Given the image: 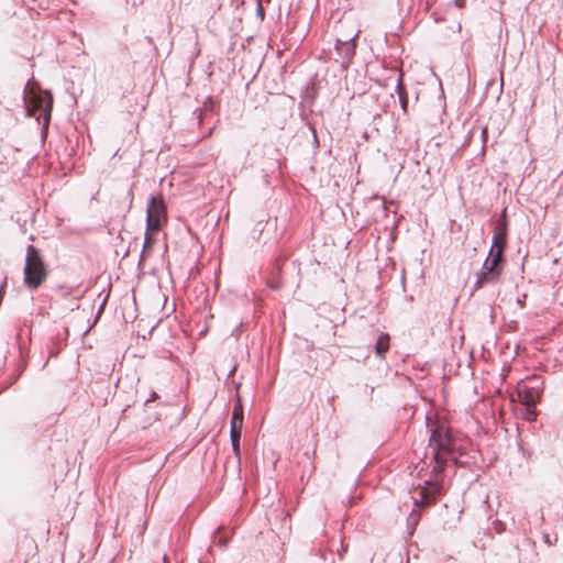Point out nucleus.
<instances>
[{"mask_svg": "<svg viewBox=\"0 0 563 563\" xmlns=\"http://www.w3.org/2000/svg\"><path fill=\"white\" fill-rule=\"evenodd\" d=\"M346 547L341 542V551H339V555L342 559L343 554L346 552Z\"/></svg>", "mask_w": 563, "mask_h": 563, "instance_id": "obj_17", "label": "nucleus"}, {"mask_svg": "<svg viewBox=\"0 0 563 563\" xmlns=\"http://www.w3.org/2000/svg\"><path fill=\"white\" fill-rule=\"evenodd\" d=\"M153 244V239L150 234V231L146 230L145 232V236H144V244H143V249L147 247V246H151Z\"/></svg>", "mask_w": 563, "mask_h": 563, "instance_id": "obj_15", "label": "nucleus"}, {"mask_svg": "<svg viewBox=\"0 0 563 563\" xmlns=\"http://www.w3.org/2000/svg\"><path fill=\"white\" fill-rule=\"evenodd\" d=\"M429 446L424 456L417 463L416 470L420 483L415 493V505H429L438 495L442 494L444 487V468L448 461L460 464L453 456L454 441L450 428L445 422H433L429 426ZM463 463H461L462 465Z\"/></svg>", "mask_w": 563, "mask_h": 563, "instance_id": "obj_1", "label": "nucleus"}, {"mask_svg": "<svg viewBox=\"0 0 563 563\" xmlns=\"http://www.w3.org/2000/svg\"><path fill=\"white\" fill-rule=\"evenodd\" d=\"M219 542H220V544H221L222 547H225V545H227V541H223L222 539H220V540H219Z\"/></svg>", "mask_w": 563, "mask_h": 563, "instance_id": "obj_21", "label": "nucleus"}, {"mask_svg": "<svg viewBox=\"0 0 563 563\" xmlns=\"http://www.w3.org/2000/svg\"><path fill=\"white\" fill-rule=\"evenodd\" d=\"M243 419H244L243 418V406L241 404V399L238 398V401L233 407L232 419H231L230 423L235 422V426L239 424V426L243 427Z\"/></svg>", "mask_w": 563, "mask_h": 563, "instance_id": "obj_10", "label": "nucleus"}, {"mask_svg": "<svg viewBox=\"0 0 563 563\" xmlns=\"http://www.w3.org/2000/svg\"><path fill=\"white\" fill-rule=\"evenodd\" d=\"M231 444H232V451H233L236 460L240 462V460H241L240 440L231 441Z\"/></svg>", "mask_w": 563, "mask_h": 563, "instance_id": "obj_13", "label": "nucleus"}, {"mask_svg": "<svg viewBox=\"0 0 563 563\" xmlns=\"http://www.w3.org/2000/svg\"><path fill=\"white\" fill-rule=\"evenodd\" d=\"M505 245H506L505 234L501 231L495 233L493 236V244L490 246L488 256L493 257V255L498 251L499 246L501 247V253H503Z\"/></svg>", "mask_w": 563, "mask_h": 563, "instance_id": "obj_9", "label": "nucleus"}, {"mask_svg": "<svg viewBox=\"0 0 563 563\" xmlns=\"http://www.w3.org/2000/svg\"><path fill=\"white\" fill-rule=\"evenodd\" d=\"M356 34L353 36H349L346 40H336L335 43V52L339 56L336 59L343 67L349 66L354 54H355V43L354 38Z\"/></svg>", "mask_w": 563, "mask_h": 563, "instance_id": "obj_6", "label": "nucleus"}, {"mask_svg": "<svg viewBox=\"0 0 563 563\" xmlns=\"http://www.w3.org/2000/svg\"><path fill=\"white\" fill-rule=\"evenodd\" d=\"M58 290H59V291H62V295H63V296H66V295L68 294V292L65 290V288H64V287H62V286L58 288Z\"/></svg>", "mask_w": 563, "mask_h": 563, "instance_id": "obj_20", "label": "nucleus"}, {"mask_svg": "<svg viewBox=\"0 0 563 563\" xmlns=\"http://www.w3.org/2000/svg\"><path fill=\"white\" fill-rule=\"evenodd\" d=\"M257 13L263 18L264 16V10L261 4V2L257 3Z\"/></svg>", "mask_w": 563, "mask_h": 563, "instance_id": "obj_18", "label": "nucleus"}, {"mask_svg": "<svg viewBox=\"0 0 563 563\" xmlns=\"http://www.w3.org/2000/svg\"><path fill=\"white\" fill-rule=\"evenodd\" d=\"M165 220V205L159 198L152 196L146 207L147 231H158Z\"/></svg>", "mask_w": 563, "mask_h": 563, "instance_id": "obj_5", "label": "nucleus"}, {"mask_svg": "<svg viewBox=\"0 0 563 563\" xmlns=\"http://www.w3.org/2000/svg\"><path fill=\"white\" fill-rule=\"evenodd\" d=\"M542 539H543V541H544L547 544H549V545H551V544H552V542H551V540H550V536H549L548 533H544V534H543V537H542Z\"/></svg>", "mask_w": 563, "mask_h": 563, "instance_id": "obj_16", "label": "nucleus"}, {"mask_svg": "<svg viewBox=\"0 0 563 563\" xmlns=\"http://www.w3.org/2000/svg\"><path fill=\"white\" fill-rule=\"evenodd\" d=\"M518 395L526 408L536 406L537 398L534 396L533 390H530L526 386H523L518 389Z\"/></svg>", "mask_w": 563, "mask_h": 563, "instance_id": "obj_7", "label": "nucleus"}, {"mask_svg": "<svg viewBox=\"0 0 563 563\" xmlns=\"http://www.w3.org/2000/svg\"><path fill=\"white\" fill-rule=\"evenodd\" d=\"M389 349V335L386 333H383L378 336L376 344H375V351L377 356L383 358L385 356V353Z\"/></svg>", "mask_w": 563, "mask_h": 563, "instance_id": "obj_8", "label": "nucleus"}, {"mask_svg": "<svg viewBox=\"0 0 563 563\" xmlns=\"http://www.w3.org/2000/svg\"><path fill=\"white\" fill-rule=\"evenodd\" d=\"M23 275L24 285L32 290L37 289L46 279V267L38 251L33 245H29L26 249Z\"/></svg>", "mask_w": 563, "mask_h": 563, "instance_id": "obj_2", "label": "nucleus"}, {"mask_svg": "<svg viewBox=\"0 0 563 563\" xmlns=\"http://www.w3.org/2000/svg\"><path fill=\"white\" fill-rule=\"evenodd\" d=\"M536 416H537V413H536L534 407L526 408V413H525L526 420L533 421L536 419Z\"/></svg>", "mask_w": 563, "mask_h": 563, "instance_id": "obj_14", "label": "nucleus"}, {"mask_svg": "<svg viewBox=\"0 0 563 563\" xmlns=\"http://www.w3.org/2000/svg\"><path fill=\"white\" fill-rule=\"evenodd\" d=\"M156 397H157V394H156V393H153V394L151 395V397H150L148 399H146V402H150V401L154 400Z\"/></svg>", "mask_w": 563, "mask_h": 563, "instance_id": "obj_19", "label": "nucleus"}, {"mask_svg": "<svg viewBox=\"0 0 563 563\" xmlns=\"http://www.w3.org/2000/svg\"><path fill=\"white\" fill-rule=\"evenodd\" d=\"M396 90L398 92V97H399V102H400V107L402 109L404 112H407V108H408V98L406 96V93L404 92L402 90V86H401V80L399 79L397 85H396Z\"/></svg>", "mask_w": 563, "mask_h": 563, "instance_id": "obj_11", "label": "nucleus"}, {"mask_svg": "<svg viewBox=\"0 0 563 563\" xmlns=\"http://www.w3.org/2000/svg\"><path fill=\"white\" fill-rule=\"evenodd\" d=\"M23 102L29 117L37 115V119L43 117V133H45L49 124L53 108V97L51 92L46 91L44 93H36L32 89L27 91V87H25Z\"/></svg>", "mask_w": 563, "mask_h": 563, "instance_id": "obj_3", "label": "nucleus"}, {"mask_svg": "<svg viewBox=\"0 0 563 563\" xmlns=\"http://www.w3.org/2000/svg\"><path fill=\"white\" fill-rule=\"evenodd\" d=\"M501 260V247L492 256H487L483 263L482 269L476 274L475 287H482L484 284L494 283L499 277V272L496 269L498 262Z\"/></svg>", "mask_w": 563, "mask_h": 563, "instance_id": "obj_4", "label": "nucleus"}, {"mask_svg": "<svg viewBox=\"0 0 563 563\" xmlns=\"http://www.w3.org/2000/svg\"><path fill=\"white\" fill-rule=\"evenodd\" d=\"M241 432H242V427L241 426H235V422L234 423H230V440L231 441H235V440H240L241 439Z\"/></svg>", "mask_w": 563, "mask_h": 563, "instance_id": "obj_12", "label": "nucleus"}]
</instances>
